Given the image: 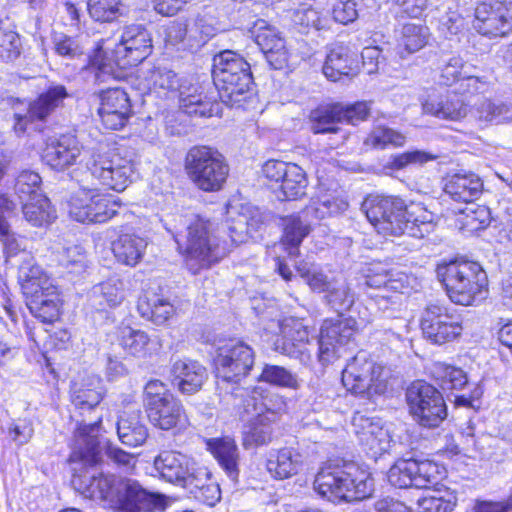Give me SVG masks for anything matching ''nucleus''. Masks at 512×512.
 <instances>
[{
	"mask_svg": "<svg viewBox=\"0 0 512 512\" xmlns=\"http://www.w3.org/2000/svg\"><path fill=\"white\" fill-rule=\"evenodd\" d=\"M456 495L448 488H436L418 501L420 512H451L456 505Z\"/></svg>",
	"mask_w": 512,
	"mask_h": 512,
	"instance_id": "nucleus-52",
	"label": "nucleus"
},
{
	"mask_svg": "<svg viewBox=\"0 0 512 512\" xmlns=\"http://www.w3.org/2000/svg\"><path fill=\"white\" fill-rule=\"evenodd\" d=\"M124 299V282L118 277H112L93 287L89 296V305L97 311H103L117 307Z\"/></svg>",
	"mask_w": 512,
	"mask_h": 512,
	"instance_id": "nucleus-35",
	"label": "nucleus"
},
{
	"mask_svg": "<svg viewBox=\"0 0 512 512\" xmlns=\"http://www.w3.org/2000/svg\"><path fill=\"white\" fill-rule=\"evenodd\" d=\"M22 203L24 218L32 226L43 227L51 224L56 218L55 210L46 196H36Z\"/></svg>",
	"mask_w": 512,
	"mask_h": 512,
	"instance_id": "nucleus-44",
	"label": "nucleus"
},
{
	"mask_svg": "<svg viewBox=\"0 0 512 512\" xmlns=\"http://www.w3.org/2000/svg\"><path fill=\"white\" fill-rule=\"evenodd\" d=\"M352 425L360 444L367 449L372 457L377 458L390 450L392 437L379 419L355 413Z\"/></svg>",
	"mask_w": 512,
	"mask_h": 512,
	"instance_id": "nucleus-21",
	"label": "nucleus"
},
{
	"mask_svg": "<svg viewBox=\"0 0 512 512\" xmlns=\"http://www.w3.org/2000/svg\"><path fill=\"white\" fill-rule=\"evenodd\" d=\"M197 479L185 487L195 494V497L208 506H214L221 499L219 484L211 479V473L206 467H198L194 472Z\"/></svg>",
	"mask_w": 512,
	"mask_h": 512,
	"instance_id": "nucleus-43",
	"label": "nucleus"
},
{
	"mask_svg": "<svg viewBox=\"0 0 512 512\" xmlns=\"http://www.w3.org/2000/svg\"><path fill=\"white\" fill-rule=\"evenodd\" d=\"M83 150V145L72 134H62L46 143L42 152L43 162L55 171H65L76 164Z\"/></svg>",
	"mask_w": 512,
	"mask_h": 512,
	"instance_id": "nucleus-22",
	"label": "nucleus"
},
{
	"mask_svg": "<svg viewBox=\"0 0 512 512\" xmlns=\"http://www.w3.org/2000/svg\"><path fill=\"white\" fill-rule=\"evenodd\" d=\"M259 380L274 386L296 390L300 387L298 376L283 366L265 364Z\"/></svg>",
	"mask_w": 512,
	"mask_h": 512,
	"instance_id": "nucleus-55",
	"label": "nucleus"
},
{
	"mask_svg": "<svg viewBox=\"0 0 512 512\" xmlns=\"http://www.w3.org/2000/svg\"><path fill=\"white\" fill-rule=\"evenodd\" d=\"M461 213L460 222L463 228L470 232L481 230L490 223V212L485 206L472 203Z\"/></svg>",
	"mask_w": 512,
	"mask_h": 512,
	"instance_id": "nucleus-62",
	"label": "nucleus"
},
{
	"mask_svg": "<svg viewBox=\"0 0 512 512\" xmlns=\"http://www.w3.org/2000/svg\"><path fill=\"white\" fill-rule=\"evenodd\" d=\"M255 362L253 349L238 339H229L218 346L214 357L216 376L227 382L238 383L252 370Z\"/></svg>",
	"mask_w": 512,
	"mask_h": 512,
	"instance_id": "nucleus-13",
	"label": "nucleus"
},
{
	"mask_svg": "<svg viewBox=\"0 0 512 512\" xmlns=\"http://www.w3.org/2000/svg\"><path fill=\"white\" fill-rule=\"evenodd\" d=\"M273 419L263 414H257V417L251 421L243 435V445L245 448L260 446L269 443L272 439Z\"/></svg>",
	"mask_w": 512,
	"mask_h": 512,
	"instance_id": "nucleus-48",
	"label": "nucleus"
},
{
	"mask_svg": "<svg viewBox=\"0 0 512 512\" xmlns=\"http://www.w3.org/2000/svg\"><path fill=\"white\" fill-rule=\"evenodd\" d=\"M119 341L127 353L142 358L153 354L158 346V343L150 339L146 332L129 326L120 329Z\"/></svg>",
	"mask_w": 512,
	"mask_h": 512,
	"instance_id": "nucleus-41",
	"label": "nucleus"
},
{
	"mask_svg": "<svg viewBox=\"0 0 512 512\" xmlns=\"http://www.w3.org/2000/svg\"><path fill=\"white\" fill-rule=\"evenodd\" d=\"M185 242V261L188 269L196 274L201 269L208 268L218 262L229 251L232 244L243 241V230L231 228V243L220 240L212 233L211 223L197 218L188 226Z\"/></svg>",
	"mask_w": 512,
	"mask_h": 512,
	"instance_id": "nucleus-5",
	"label": "nucleus"
},
{
	"mask_svg": "<svg viewBox=\"0 0 512 512\" xmlns=\"http://www.w3.org/2000/svg\"><path fill=\"white\" fill-rule=\"evenodd\" d=\"M356 63V59L348 47L336 45L326 57L323 73L327 79L338 81L342 76L354 75Z\"/></svg>",
	"mask_w": 512,
	"mask_h": 512,
	"instance_id": "nucleus-38",
	"label": "nucleus"
},
{
	"mask_svg": "<svg viewBox=\"0 0 512 512\" xmlns=\"http://www.w3.org/2000/svg\"><path fill=\"white\" fill-rule=\"evenodd\" d=\"M120 206L119 199L112 195L83 188L71 197L69 214L78 222L104 223L117 214Z\"/></svg>",
	"mask_w": 512,
	"mask_h": 512,
	"instance_id": "nucleus-15",
	"label": "nucleus"
},
{
	"mask_svg": "<svg viewBox=\"0 0 512 512\" xmlns=\"http://www.w3.org/2000/svg\"><path fill=\"white\" fill-rule=\"evenodd\" d=\"M207 449L226 475L236 481L239 476L240 452L235 440L228 436L212 438L207 441Z\"/></svg>",
	"mask_w": 512,
	"mask_h": 512,
	"instance_id": "nucleus-31",
	"label": "nucleus"
},
{
	"mask_svg": "<svg viewBox=\"0 0 512 512\" xmlns=\"http://www.w3.org/2000/svg\"><path fill=\"white\" fill-rule=\"evenodd\" d=\"M147 246L146 238L135 233H122L112 242V252L118 263L135 267L142 261Z\"/></svg>",
	"mask_w": 512,
	"mask_h": 512,
	"instance_id": "nucleus-32",
	"label": "nucleus"
},
{
	"mask_svg": "<svg viewBox=\"0 0 512 512\" xmlns=\"http://www.w3.org/2000/svg\"><path fill=\"white\" fill-rule=\"evenodd\" d=\"M365 285L369 288L381 290H402L404 285V275L395 272L387 264L372 263L366 270Z\"/></svg>",
	"mask_w": 512,
	"mask_h": 512,
	"instance_id": "nucleus-40",
	"label": "nucleus"
},
{
	"mask_svg": "<svg viewBox=\"0 0 512 512\" xmlns=\"http://www.w3.org/2000/svg\"><path fill=\"white\" fill-rule=\"evenodd\" d=\"M422 109L426 114L449 121H459L468 114L467 104L456 94H431L422 103Z\"/></svg>",
	"mask_w": 512,
	"mask_h": 512,
	"instance_id": "nucleus-30",
	"label": "nucleus"
},
{
	"mask_svg": "<svg viewBox=\"0 0 512 512\" xmlns=\"http://www.w3.org/2000/svg\"><path fill=\"white\" fill-rule=\"evenodd\" d=\"M90 16L99 22H112L126 14L122 0H89Z\"/></svg>",
	"mask_w": 512,
	"mask_h": 512,
	"instance_id": "nucleus-54",
	"label": "nucleus"
},
{
	"mask_svg": "<svg viewBox=\"0 0 512 512\" xmlns=\"http://www.w3.org/2000/svg\"><path fill=\"white\" fill-rule=\"evenodd\" d=\"M15 209V203L5 195H0V240L8 256L15 255L20 250V244L17 238L10 231V226L6 221V214Z\"/></svg>",
	"mask_w": 512,
	"mask_h": 512,
	"instance_id": "nucleus-57",
	"label": "nucleus"
},
{
	"mask_svg": "<svg viewBox=\"0 0 512 512\" xmlns=\"http://www.w3.org/2000/svg\"><path fill=\"white\" fill-rule=\"evenodd\" d=\"M30 312L42 322L50 323L58 319L60 298L57 287L53 284L26 296Z\"/></svg>",
	"mask_w": 512,
	"mask_h": 512,
	"instance_id": "nucleus-33",
	"label": "nucleus"
},
{
	"mask_svg": "<svg viewBox=\"0 0 512 512\" xmlns=\"http://www.w3.org/2000/svg\"><path fill=\"white\" fill-rule=\"evenodd\" d=\"M308 181L303 169L292 164L288 172L280 181V195L281 200H295L305 195Z\"/></svg>",
	"mask_w": 512,
	"mask_h": 512,
	"instance_id": "nucleus-46",
	"label": "nucleus"
},
{
	"mask_svg": "<svg viewBox=\"0 0 512 512\" xmlns=\"http://www.w3.org/2000/svg\"><path fill=\"white\" fill-rule=\"evenodd\" d=\"M362 211L384 237L408 234L423 238L434 228V215L422 203L405 204L400 198L369 196L362 203Z\"/></svg>",
	"mask_w": 512,
	"mask_h": 512,
	"instance_id": "nucleus-2",
	"label": "nucleus"
},
{
	"mask_svg": "<svg viewBox=\"0 0 512 512\" xmlns=\"http://www.w3.org/2000/svg\"><path fill=\"white\" fill-rule=\"evenodd\" d=\"M472 65H467L462 57L455 55L448 59L441 69L440 79L444 85L450 86L461 81L468 69H474Z\"/></svg>",
	"mask_w": 512,
	"mask_h": 512,
	"instance_id": "nucleus-64",
	"label": "nucleus"
},
{
	"mask_svg": "<svg viewBox=\"0 0 512 512\" xmlns=\"http://www.w3.org/2000/svg\"><path fill=\"white\" fill-rule=\"evenodd\" d=\"M250 32L271 67L282 69L288 61V52L279 31L267 21L259 19L255 21Z\"/></svg>",
	"mask_w": 512,
	"mask_h": 512,
	"instance_id": "nucleus-24",
	"label": "nucleus"
},
{
	"mask_svg": "<svg viewBox=\"0 0 512 512\" xmlns=\"http://www.w3.org/2000/svg\"><path fill=\"white\" fill-rule=\"evenodd\" d=\"M357 322L353 318L337 317L323 322L319 336V359L323 364L341 357L345 347L353 341Z\"/></svg>",
	"mask_w": 512,
	"mask_h": 512,
	"instance_id": "nucleus-17",
	"label": "nucleus"
},
{
	"mask_svg": "<svg viewBox=\"0 0 512 512\" xmlns=\"http://www.w3.org/2000/svg\"><path fill=\"white\" fill-rule=\"evenodd\" d=\"M406 400L413 419L423 427H437L447 416L442 394L425 381L413 382L407 389Z\"/></svg>",
	"mask_w": 512,
	"mask_h": 512,
	"instance_id": "nucleus-12",
	"label": "nucleus"
},
{
	"mask_svg": "<svg viewBox=\"0 0 512 512\" xmlns=\"http://www.w3.org/2000/svg\"><path fill=\"white\" fill-rule=\"evenodd\" d=\"M119 440L126 446L137 447L142 445L148 436L145 425L140 422L139 412L130 415L123 413L117 422Z\"/></svg>",
	"mask_w": 512,
	"mask_h": 512,
	"instance_id": "nucleus-42",
	"label": "nucleus"
},
{
	"mask_svg": "<svg viewBox=\"0 0 512 512\" xmlns=\"http://www.w3.org/2000/svg\"><path fill=\"white\" fill-rule=\"evenodd\" d=\"M437 275L445 286L447 296L457 305H476L487 296V274L477 262L450 261L438 266Z\"/></svg>",
	"mask_w": 512,
	"mask_h": 512,
	"instance_id": "nucleus-4",
	"label": "nucleus"
},
{
	"mask_svg": "<svg viewBox=\"0 0 512 512\" xmlns=\"http://www.w3.org/2000/svg\"><path fill=\"white\" fill-rule=\"evenodd\" d=\"M429 31L426 26L416 23H406L402 26L398 36V48L407 54L419 51L428 39Z\"/></svg>",
	"mask_w": 512,
	"mask_h": 512,
	"instance_id": "nucleus-50",
	"label": "nucleus"
},
{
	"mask_svg": "<svg viewBox=\"0 0 512 512\" xmlns=\"http://www.w3.org/2000/svg\"><path fill=\"white\" fill-rule=\"evenodd\" d=\"M15 191L21 202L32 200L41 193V177L35 171L23 170L16 179Z\"/></svg>",
	"mask_w": 512,
	"mask_h": 512,
	"instance_id": "nucleus-58",
	"label": "nucleus"
},
{
	"mask_svg": "<svg viewBox=\"0 0 512 512\" xmlns=\"http://www.w3.org/2000/svg\"><path fill=\"white\" fill-rule=\"evenodd\" d=\"M257 396H261L257 389L252 391V396L244 404V409L248 413L263 414L276 421L277 414L284 411L286 408L285 400L278 394H271L263 398L262 403L257 402Z\"/></svg>",
	"mask_w": 512,
	"mask_h": 512,
	"instance_id": "nucleus-51",
	"label": "nucleus"
},
{
	"mask_svg": "<svg viewBox=\"0 0 512 512\" xmlns=\"http://www.w3.org/2000/svg\"><path fill=\"white\" fill-rule=\"evenodd\" d=\"M184 166L190 180L205 192L220 190L229 174L225 157L208 146L192 147L186 154Z\"/></svg>",
	"mask_w": 512,
	"mask_h": 512,
	"instance_id": "nucleus-9",
	"label": "nucleus"
},
{
	"mask_svg": "<svg viewBox=\"0 0 512 512\" xmlns=\"http://www.w3.org/2000/svg\"><path fill=\"white\" fill-rule=\"evenodd\" d=\"M152 47L151 35L143 25H128L113 47L103 39L97 42L85 69L94 75L96 83L109 84L123 79L124 70L146 59Z\"/></svg>",
	"mask_w": 512,
	"mask_h": 512,
	"instance_id": "nucleus-1",
	"label": "nucleus"
},
{
	"mask_svg": "<svg viewBox=\"0 0 512 512\" xmlns=\"http://www.w3.org/2000/svg\"><path fill=\"white\" fill-rule=\"evenodd\" d=\"M86 42V36L80 35L77 37H70L60 34L54 38V49L58 55L74 59L84 53L87 44Z\"/></svg>",
	"mask_w": 512,
	"mask_h": 512,
	"instance_id": "nucleus-61",
	"label": "nucleus"
},
{
	"mask_svg": "<svg viewBox=\"0 0 512 512\" xmlns=\"http://www.w3.org/2000/svg\"><path fill=\"white\" fill-rule=\"evenodd\" d=\"M311 225L309 220L304 218L302 212L283 219L282 244L291 257L299 254V246L310 233Z\"/></svg>",
	"mask_w": 512,
	"mask_h": 512,
	"instance_id": "nucleus-39",
	"label": "nucleus"
},
{
	"mask_svg": "<svg viewBox=\"0 0 512 512\" xmlns=\"http://www.w3.org/2000/svg\"><path fill=\"white\" fill-rule=\"evenodd\" d=\"M440 478L439 466L429 460L399 459L387 473L388 482L399 489H429Z\"/></svg>",
	"mask_w": 512,
	"mask_h": 512,
	"instance_id": "nucleus-16",
	"label": "nucleus"
},
{
	"mask_svg": "<svg viewBox=\"0 0 512 512\" xmlns=\"http://www.w3.org/2000/svg\"><path fill=\"white\" fill-rule=\"evenodd\" d=\"M325 293L327 303L337 312L349 310L355 302V293L344 278H333Z\"/></svg>",
	"mask_w": 512,
	"mask_h": 512,
	"instance_id": "nucleus-47",
	"label": "nucleus"
},
{
	"mask_svg": "<svg viewBox=\"0 0 512 512\" xmlns=\"http://www.w3.org/2000/svg\"><path fill=\"white\" fill-rule=\"evenodd\" d=\"M80 490L85 497L103 501L117 512L153 510L163 504L160 495L148 492L137 481L114 475H93L89 484Z\"/></svg>",
	"mask_w": 512,
	"mask_h": 512,
	"instance_id": "nucleus-3",
	"label": "nucleus"
},
{
	"mask_svg": "<svg viewBox=\"0 0 512 512\" xmlns=\"http://www.w3.org/2000/svg\"><path fill=\"white\" fill-rule=\"evenodd\" d=\"M19 280L25 296L35 294L42 288L53 285V281L42 270L34 264L32 259L24 261L19 267Z\"/></svg>",
	"mask_w": 512,
	"mask_h": 512,
	"instance_id": "nucleus-45",
	"label": "nucleus"
},
{
	"mask_svg": "<svg viewBox=\"0 0 512 512\" xmlns=\"http://www.w3.org/2000/svg\"><path fill=\"white\" fill-rule=\"evenodd\" d=\"M341 104L320 107L313 110L310 114L311 130L313 133H335L337 132L336 123H339V113H341Z\"/></svg>",
	"mask_w": 512,
	"mask_h": 512,
	"instance_id": "nucleus-53",
	"label": "nucleus"
},
{
	"mask_svg": "<svg viewBox=\"0 0 512 512\" xmlns=\"http://www.w3.org/2000/svg\"><path fill=\"white\" fill-rule=\"evenodd\" d=\"M103 395L101 379L96 375H87L80 381H75L71 387L72 403L82 410L97 406Z\"/></svg>",
	"mask_w": 512,
	"mask_h": 512,
	"instance_id": "nucleus-37",
	"label": "nucleus"
},
{
	"mask_svg": "<svg viewBox=\"0 0 512 512\" xmlns=\"http://www.w3.org/2000/svg\"><path fill=\"white\" fill-rule=\"evenodd\" d=\"M436 158V155L423 150L406 151L392 156L389 167L391 169L401 170L411 165H424L425 163L433 161Z\"/></svg>",
	"mask_w": 512,
	"mask_h": 512,
	"instance_id": "nucleus-63",
	"label": "nucleus"
},
{
	"mask_svg": "<svg viewBox=\"0 0 512 512\" xmlns=\"http://www.w3.org/2000/svg\"><path fill=\"white\" fill-rule=\"evenodd\" d=\"M151 80L155 89L178 91L180 107L187 115L211 117L218 113L219 104L213 98L208 97L201 86L180 84L177 75L172 70L157 68L152 72Z\"/></svg>",
	"mask_w": 512,
	"mask_h": 512,
	"instance_id": "nucleus-11",
	"label": "nucleus"
},
{
	"mask_svg": "<svg viewBox=\"0 0 512 512\" xmlns=\"http://www.w3.org/2000/svg\"><path fill=\"white\" fill-rule=\"evenodd\" d=\"M98 114L106 128L111 130L121 129L132 114L128 94L120 88H108L102 91Z\"/></svg>",
	"mask_w": 512,
	"mask_h": 512,
	"instance_id": "nucleus-23",
	"label": "nucleus"
},
{
	"mask_svg": "<svg viewBox=\"0 0 512 512\" xmlns=\"http://www.w3.org/2000/svg\"><path fill=\"white\" fill-rule=\"evenodd\" d=\"M212 74L221 101L229 106L241 102L252 84L250 65L230 50L214 57Z\"/></svg>",
	"mask_w": 512,
	"mask_h": 512,
	"instance_id": "nucleus-7",
	"label": "nucleus"
},
{
	"mask_svg": "<svg viewBox=\"0 0 512 512\" xmlns=\"http://www.w3.org/2000/svg\"><path fill=\"white\" fill-rule=\"evenodd\" d=\"M474 28L487 37L505 36L512 31V2H482L475 9Z\"/></svg>",
	"mask_w": 512,
	"mask_h": 512,
	"instance_id": "nucleus-19",
	"label": "nucleus"
},
{
	"mask_svg": "<svg viewBox=\"0 0 512 512\" xmlns=\"http://www.w3.org/2000/svg\"><path fill=\"white\" fill-rule=\"evenodd\" d=\"M292 21L302 32L310 28L326 30L330 27L328 17L311 6H301L297 8L293 13Z\"/></svg>",
	"mask_w": 512,
	"mask_h": 512,
	"instance_id": "nucleus-56",
	"label": "nucleus"
},
{
	"mask_svg": "<svg viewBox=\"0 0 512 512\" xmlns=\"http://www.w3.org/2000/svg\"><path fill=\"white\" fill-rule=\"evenodd\" d=\"M302 455L295 449L285 447L271 451L267 458V471L276 479H288L302 468Z\"/></svg>",
	"mask_w": 512,
	"mask_h": 512,
	"instance_id": "nucleus-34",
	"label": "nucleus"
},
{
	"mask_svg": "<svg viewBox=\"0 0 512 512\" xmlns=\"http://www.w3.org/2000/svg\"><path fill=\"white\" fill-rule=\"evenodd\" d=\"M478 118L485 122L503 123L512 119V106L485 99L477 108Z\"/></svg>",
	"mask_w": 512,
	"mask_h": 512,
	"instance_id": "nucleus-59",
	"label": "nucleus"
},
{
	"mask_svg": "<svg viewBox=\"0 0 512 512\" xmlns=\"http://www.w3.org/2000/svg\"><path fill=\"white\" fill-rule=\"evenodd\" d=\"M348 208V202L336 190L325 189L320 185L309 205L301 212L311 224L338 215Z\"/></svg>",
	"mask_w": 512,
	"mask_h": 512,
	"instance_id": "nucleus-28",
	"label": "nucleus"
},
{
	"mask_svg": "<svg viewBox=\"0 0 512 512\" xmlns=\"http://www.w3.org/2000/svg\"><path fill=\"white\" fill-rule=\"evenodd\" d=\"M483 189L482 180L474 173L454 174L444 186V191L453 200L470 203L477 199Z\"/></svg>",
	"mask_w": 512,
	"mask_h": 512,
	"instance_id": "nucleus-36",
	"label": "nucleus"
},
{
	"mask_svg": "<svg viewBox=\"0 0 512 512\" xmlns=\"http://www.w3.org/2000/svg\"><path fill=\"white\" fill-rule=\"evenodd\" d=\"M153 468L160 478L183 488L197 479L194 472L198 467L189 457L179 452H161L154 459Z\"/></svg>",
	"mask_w": 512,
	"mask_h": 512,
	"instance_id": "nucleus-20",
	"label": "nucleus"
},
{
	"mask_svg": "<svg viewBox=\"0 0 512 512\" xmlns=\"http://www.w3.org/2000/svg\"><path fill=\"white\" fill-rule=\"evenodd\" d=\"M315 491L332 502L356 501L369 497L374 482L370 473L357 465H346L344 469H323L315 477Z\"/></svg>",
	"mask_w": 512,
	"mask_h": 512,
	"instance_id": "nucleus-6",
	"label": "nucleus"
},
{
	"mask_svg": "<svg viewBox=\"0 0 512 512\" xmlns=\"http://www.w3.org/2000/svg\"><path fill=\"white\" fill-rule=\"evenodd\" d=\"M98 429V423L81 429L80 438L77 440V446L71 455L72 459H80L86 464L93 465L99 460L100 453L104 450L105 454L114 462L123 465H129L133 459L132 455L116 447L110 441H100L94 435Z\"/></svg>",
	"mask_w": 512,
	"mask_h": 512,
	"instance_id": "nucleus-18",
	"label": "nucleus"
},
{
	"mask_svg": "<svg viewBox=\"0 0 512 512\" xmlns=\"http://www.w3.org/2000/svg\"><path fill=\"white\" fill-rule=\"evenodd\" d=\"M170 377L181 393L193 394L201 389L207 373L205 367L197 361L178 359L172 363Z\"/></svg>",
	"mask_w": 512,
	"mask_h": 512,
	"instance_id": "nucleus-29",
	"label": "nucleus"
},
{
	"mask_svg": "<svg viewBox=\"0 0 512 512\" xmlns=\"http://www.w3.org/2000/svg\"><path fill=\"white\" fill-rule=\"evenodd\" d=\"M85 167L93 180L116 192L124 191L136 176L134 159L115 149L92 150L85 159Z\"/></svg>",
	"mask_w": 512,
	"mask_h": 512,
	"instance_id": "nucleus-8",
	"label": "nucleus"
},
{
	"mask_svg": "<svg viewBox=\"0 0 512 512\" xmlns=\"http://www.w3.org/2000/svg\"><path fill=\"white\" fill-rule=\"evenodd\" d=\"M431 374L446 390L462 389L468 383L467 374L461 368L443 362L434 363Z\"/></svg>",
	"mask_w": 512,
	"mask_h": 512,
	"instance_id": "nucleus-49",
	"label": "nucleus"
},
{
	"mask_svg": "<svg viewBox=\"0 0 512 512\" xmlns=\"http://www.w3.org/2000/svg\"><path fill=\"white\" fill-rule=\"evenodd\" d=\"M68 96L63 85H52L29 105L26 115L15 114L14 130L23 133L28 121L43 120L58 108Z\"/></svg>",
	"mask_w": 512,
	"mask_h": 512,
	"instance_id": "nucleus-26",
	"label": "nucleus"
},
{
	"mask_svg": "<svg viewBox=\"0 0 512 512\" xmlns=\"http://www.w3.org/2000/svg\"><path fill=\"white\" fill-rule=\"evenodd\" d=\"M384 367L376 363L366 352H359L342 372V383L351 393L373 400L387 390Z\"/></svg>",
	"mask_w": 512,
	"mask_h": 512,
	"instance_id": "nucleus-10",
	"label": "nucleus"
},
{
	"mask_svg": "<svg viewBox=\"0 0 512 512\" xmlns=\"http://www.w3.org/2000/svg\"><path fill=\"white\" fill-rule=\"evenodd\" d=\"M424 338L432 344L444 345L458 340L464 326L461 317L448 306L429 304L421 318Z\"/></svg>",
	"mask_w": 512,
	"mask_h": 512,
	"instance_id": "nucleus-14",
	"label": "nucleus"
},
{
	"mask_svg": "<svg viewBox=\"0 0 512 512\" xmlns=\"http://www.w3.org/2000/svg\"><path fill=\"white\" fill-rule=\"evenodd\" d=\"M281 336L275 341V350L293 358L305 354V345L309 342L310 332L303 320L293 317L283 319L280 324Z\"/></svg>",
	"mask_w": 512,
	"mask_h": 512,
	"instance_id": "nucleus-25",
	"label": "nucleus"
},
{
	"mask_svg": "<svg viewBox=\"0 0 512 512\" xmlns=\"http://www.w3.org/2000/svg\"><path fill=\"white\" fill-rule=\"evenodd\" d=\"M406 138L403 134L385 126L375 127L365 139V145L383 149L388 145L402 146Z\"/></svg>",
	"mask_w": 512,
	"mask_h": 512,
	"instance_id": "nucleus-60",
	"label": "nucleus"
},
{
	"mask_svg": "<svg viewBox=\"0 0 512 512\" xmlns=\"http://www.w3.org/2000/svg\"><path fill=\"white\" fill-rule=\"evenodd\" d=\"M146 412L150 423L161 430L181 429L187 424L183 405L174 396L151 402Z\"/></svg>",
	"mask_w": 512,
	"mask_h": 512,
	"instance_id": "nucleus-27",
	"label": "nucleus"
}]
</instances>
